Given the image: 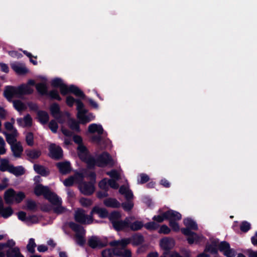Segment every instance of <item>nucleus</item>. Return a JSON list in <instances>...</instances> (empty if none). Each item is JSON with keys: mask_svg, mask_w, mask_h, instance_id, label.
Returning <instances> with one entry per match:
<instances>
[{"mask_svg": "<svg viewBox=\"0 0 257 257\" xmlns=\"http://www.w3.org/2000/svg\"><path fill=\"white\" fill-rule=\"evenodd\" d=\"M29 85L36 86L35 81L33 79H30L27 84H22L17 87L7 85L5 87L4 95L9 101H12L14 97H21L24 95H30L33 93L34 90Z\"/></svg>", "mask_w": 257, "mask_h": 257, "instance_id": "1", "label": "nucleus"}, {"mask_svg": "<svg viewBox=\"0 0 257 257\" xmlns=\"http://www.w3.org/2000/svg\"><path fill=\"white\" fill-rule=\"evenodd\" d=\"M184 224L185 228L181 229L182 233L187 236V240L189 244L193 243L198 244L201 240L200 236L196 232L192 230H197L198 225L196 222L190 218H187L184 219Z\"/></svg>", "mask_w": 257, "mask_h": 257, "instance_id": "2", "label": "nucleus"}, {"mask_svg": "<svg viewBox=\"0 0 257 257\" xmlns=\"http://www.w3.org/2000/svg\"><path fill=\"white\" fill-rule=\"evenodd\" d=\"M83 162L86 163L89 168H93L95 166L103 167L109 165L111 166L113 165L112 157L106 152H102L96 159H95L89 154L85 157V159L83 160Z\"/></svg>", "mask_w": 257, "mask_h": 257, "instance_id": "3", "label": "nucleus"}, {"mask_svg": "<svg viewBox=\"0 0 257 257\" xmlns=\"http://www.w3.org/2000/svg\"><path fill=\"white\" fill-rule=\"evenodd\" d=\"M164 217L166 220L169 221V225L173 231L178 232L180 227L177 221L182 218V215L178 212L172 209H169L165 212Z\"/></svg>", "mask_w": 257, "mask_h": 257, "instance_id": "4", "label": "nucleus"}, {"mask_svg": "<svg viewBox=\"0 0 257 257\" xmlns=\"http://www.w3.org/2000/svg\"><path fill=\"white\" fill-rule=\"evenodd\" d=\"M59 88L61 94L63 96L71 93L81 99H84L85 98L86 95L76 85L72 84L68 87L64 83Z\"/></svg>", "mask_w": 257, "mask_h": 257, "instance_id": "5", "label": "nucleus"}, {"mask_svg": "<svg viewBox=\"0 0 257 257\" xmlns=\"http://www.w3.org/2000/svg\"><path fill=\"white\" fill-rule=\"evenodd\" d=\"M69 227L74 232H75L76 241L80 246H83L85 243V239L83 236L85 234V230L83 227L74 222L69 223Z\"/></svg>", "mask_w": 257, "mask_h": 257, "instance_id": "6", "label": "nucleus"}, {"mask_svg": "<svg viewBox=\"0 0 257 257\" xmlns=\"http://www.w3.org/2000/svg\"><path fill=\"white\" fill-rule=\"evenodd\" d=\"M74 142L78 145L77 148L78 156L80 159L83 161L89 152L87 148L83 144L82 138L81 136L75 135L73 137Z\"/></svg>", "mask_w": 257, "mask_h": 257, "instance_id": "7", "label": "nucleus"}, {"mask_svg": "<svg viewBox=\"0 0 257 257\" xmlns=\"http://www.w3.org/2000/svg\"><path fill=\"white\" fill-rule=\"evenodd\" d=\"M74 219L77 222L83 224H90L93 222V217L91 214L86 215L83 209H78L75 212Z\"/></svg>", "mask_w": 257, "mask_h": 257, "instance_id": "8", "label": "nucleus"}, {"mask_svg": "<svg viewBox=\"0 0 257 257\" xmlns=\"http://www.w3.org/2000/svg\"><path fill=\"white\" fill-rule=\"evenodd\" d=\"M49 156L55 160H59L62 159L63 152L62 149L55 144H51L49 147Z\"/></svg>", "mask_w": 257, "mask_h": 257, "instance_id": "9", "label": "nucleus"}, {"mask_svg": "<svg viewBox=\"0 0 257 257\" xmlns=\"http://www.w3.org/2000/svg\"><path fill=\"white\" fill-rule=\"evenodd\" d=\"M79 189L82 194L87 196L92 195L95 191L93 183L85 181L79 185Z\"/></svg>", "mask_w": 257, "mask_h": 257, "instance_id": "10", "label": "nucleus"}, {"mask_svg": "<svg viewBox=\"0 0 257 257\" xmlns=\"http://www.w3.org/2000/svg\"><path fill=\"white\" fill-rule=\"evenodd\" d=\"M88 245L92 248H102L107 245V242H102L97 236H92L88 240Z\"/></svg>", "mask_w": 257, "mask_h": 257, "instance_id": "11", "label": "nucleus"}, {"mask_svg": "<svg viewBox=\"0 0 257 257\" xmlns=\"http://www.w3.org/2000/svg\"><path fill=\"white\" fill-rule=\"evenodd\" d=\"M112 226L116 231H123L128 228V218L126 217L124 220H119L112 222Z\"/></svg>", "mask_w": 257, "mask_h": 257, "instance_id": "12", "label": "nucleus"}, {"mask_svg": "<svg viewBox=\"0 0 257 257\" xmlns=\"http://www.w3.org/2000/svg\"><path fill=\"white\" fill-rule=\"evenodd\" d=\"M50 191L48 186H44L42 184H38L35 186L34 189V194L37 196L43 195L44 198Z\"/></svg>", "mask_w": 257, "mask_h": 257, "instance_id": "13", "label": "nucleus"}, {"mask_svg": "<svg viewBox=\"0 0 257 257\" xmlns=\"http://www.w3.org/2000/svg\"><path fill=\"white\" fill-rule=\"evenodd\" d=\"M59 172L62 175H66L71 171V164L69 162L65 161L58 162L56 165Z\"/></svg>", "mask_w": 257, "mask_h": 257, "instance_id": "14", "label": "nucleus"}, {"mask_svg": "<svg viewBox=\"0 0 257 257\" xmlns=\"http://www.w3.org/2000/svg\"><path fill=\"white\" fill-rule=\"evenodd\" d=\"M45 198L55 205H60L62 203L61 199L56 193L52 192L51 190L47 193Z\"/></svg>", "mask_w": 257, "mask_h": 257, "instance_id": "15", "label": "nucleus"}, {"mask_svg": "<svg viewBox=\"0 0 257 257\" xmlns=\"http://www.w3.org/2000/svg\"><path fill=\"white\" fill-rule=\"evenodd\" d=\"M130 239H131V243L134 246L140 245L145 241L144 236L139 233L133 234Z\"/></svg>", "mask_w": 257, "mask_h": 257, "instance_id": "16", "label": "nucleus"}, {"mask_svg": "<svg viewBox=\"0 0 257 257\" xmlns=\"http://www.w3.org/2000/svg\"><path fill=\"white\" fill-rule=\"evenodd\" d=\"M3 134L6 137L7 142L11 145V147L17 143L16 137L18 136V132L16 129L14 130L11 134L5 132Z\"/></svg>", "mask_w": 257, "mask_h": 257, "instance_id": "17", "label": "nucleus"}, {"mask_svg": "<svg viewBox=\"0 0 257 257\" xmlns=\"http://www.w3.org/2000/svg\"><path fill=\"white\" fill-rule=\"evenodd\" d=\"M93 213L97 214L101 218H105L108 216V212L105 208H100L97 206H94L90 212L91 215Z\"/></svg>", "mask_w": 257, "mask_h": 257, "instance_id": "18", "label": "nucleus"}, {"mask_svg": "<svg viewBox=\"0 0 257 257\" xmlns=\"http://www.w3.org/2000/svg\"><path fill=\"white\" fill-rule=\"evenodd\" d=\"M18 217L21 221H25L26 220L32 221L33 222H37L38 217L35 215H29L27 217L26 213L23 211H20L18 213Z\"/></svg>", "mask_w": 257, "mask_h": 257, "instance_id": "19", "label": "nucleus"}, {"mask_svg": "<svg viewBox=\"0 0 257 257\" xmlns=\"http://www.w3.org/2000/svg\"><path fill=\"white\" fill-rule=\"evenodd\" d=\"M51 115L56 119L60 118L61 112L59 105L57 103H53L50 107Z\"/></svg>", "mask_w": 257, "mask_h": 257, "instance_id": "20", "label": "nucleus"}, {"mask_svg": "<svg viewBox=\"0 0 257 257\" xmlns=\"http://www.w3.org/2000/svg\"><path fill=\"white\" fill-rule=\"evenodd\" d=\"M25 153L29 158L28 160L31 162H32L31 159H37L41 155V151L36 149H27L25 150Z\"/></svg>", "mask_w": 257, "mask_h": 257, "instance_id": "21", "label": "nucleus"}, {"mask_svg": "<svg viewBox=\"0 0 257 257\" xmlns=\"http://www.w3.org/2000/svg\"><path fill=\"white\" fill-rule=\"evenodd\" d=\"M12 152L13 155L16 158H20L22 152H23V148L20 142L16 143L11 147Z\"/></svg>", "mask_w": 257, "mask_h": 257, "instance_id": "22", "label": "nucleus"}, {"mask_svg": "<svg viewBox=\"0 0 257 257\" xmlns=\"http://www.w3.org/2000/svg\"><path fill=\"white\" fill-rule=\"evenodd\" d=\"M15 191L10 188L8 189L4 194V199L7 204H10L13 203L14 200Z\"/></svg>", "mask_w": 257, "mask_h": 257, "instance_id": "23", "label": "nucleus"}, {"mask_svg": "<svg viewBox=\"0 0 257 257\" xmlns=\"http://www.w3.org/2000/svg\"><path fill=\"white\" fill-rule=\"evenodd\" d=\"M33 168L34 171L42 176L47 177L50 174V171L42 165L34 164Z\"/></svg>", "mask_w": 257, "mask_h": 257, "instance_id": "24", "label": "nucleus"}, {"mask_svg": "<svg viewBox=\"0 0 257 257\" xmlns=\"http://www.w3.org/2000/svg\"><path fill=\"white\" fill-rule=\"evenodd\" d=\"M103 203L107 207L117 208L120 206V203L115 198H107L104 200Z\"/></svg>", "mask_w": 257, "mask_h": 257, "instance_id": "25", "label": "nucleus"}, {"mask_svg": "<svg viewBox=\"0 0 257 257\" xmlns=\"http://www.w3.org/2000/svg\"><path fill=\"white\" fill-rule=\"evenodd\" d=\"M9 172L14 174L17 177H19L25 174V170L22 166L15 167L12 165L10 167Z\"/></svg>", "mask_w": 257, "mask_h": 257, "instance_id": "26", "label": "nucleus"}, {"mask_svg": "<svg viewBox=\"0 0 257 257\" xmlns=\"http://www.w3.org/2000/svg\"><path fill=\"white\" fill-rule=\"evenodd\" d=\"M36 89L38 93L42 96H46L48 92V86L45 83L40 82L36 84Z\"/></svg>", "mask_w": 257, "mask_h": 257, "instance_id": "27", "label": "nucleus"}, {"mask_svg": "<svg viewBox=\"0 0 257 257\" xmlns=\"http://www.w3.org/2000/svg\"><path fill=\"white\" fill-rule=\"evenodd\" d=\"M37 116L39 121L43 124L48 123L49 120V116L48 113L44 110H39L37 112Z\"/></svg>", "mask_w": 257, "mask_h": 257, "instance_id": "28", "label": "nucleus"}, {"mask_svg": "<svg viewBox=\"0 0 257 257\" xmlns=\"http://www.w3.org/2000/svg\"><path fill=\"white\" fill-rule=\"evenodd\" d=\"M6 256L7 257H24L21 253L20 248L18 247L8 249L6 251Z\"/></svg>", "mask_w": 257, "mask_h": 257, "instance_id": "29", "label": "nucleus"}, {"mask_svg": "<svg viewBox=\"0 0 257 257\" xmlns=\"http://www.w3.org/2000/svg\"><path fill=\"white\" fill-rule=\"evenodd\" d=\"M204 252H209L213 254L218 253V249L217 248V244L215 241H212L211 244L206 245Z\"/></svg>", "mask_w": 257, "mask_h": 257, "instance_id": "30", "label": "nucleus"}, {"mask_svg": "<svg viewBox=\"0 0 257 257\" xmlns=\"http://www.w3.org/2000/svg\"><path fill=\"white\" fill-rule=\"evenodd\" d=\"M14 211L11 207L9 206L6 208H4V207H2L0 208V215L4 218H7L11 216Z\"/></svg>", "mask_w": 257, "mask_h": 257, "instance_id": "31", "label": "nucleus"}, {"mask_svg": "<svg viewBox=\"0 0 257 257\" xmlns=\"http://www.w3.org/2000/svg\"><path fill=\"white\" fill-rule=\"evenodd\" d=\"M11 67L14 71L19 75H24L28 72V70L25 67H23L18 64H12Z\"/></svg>", "mask_w": 257, "mask_h": 257, "instance_id": "32", "label": "nucleus"}, {"mask_svg": "<svg viewBox=\"0 0 257 257\" xmlns=\"http://www.w3.org/2000/svg\"><path fill=\"white\" fill-rule=\"evenodd\" d=\"M172 240H173L172 239L167 237L162 238L160 241V245L161 247L165 250L169 251L171 249L170 242Z\"/></svg>", "mask_w": 257, "mask_h": 257, "instance_id": "33", "label": "nucleus"}, {"mask_svg": "<svg viewBox=\"0 0 257 257\" xmlns=\"http://www.w3.org/2000/svg\"><path fill=\"white\" fill-rule=\"evenodd\" d=\"M144 226V224L142 221H135L132 223L128 219V228L133 231H138Z\"/></svg>", "mask_w": 257, "mask_h": 257, "instance_id": "34", "label": "nucleus"}, {"mask_svg": "<svg viewBox=\"0 0 257 257\" xmlns=\"http://www.w3.org/2000/svg\"><path fill=\"white\" fill-rule=\"evenodd\" d=\"M26 206L23 208L29 211H36L38 209L37 205L36 202L31 199H28L26 201Z\"/></svg>", "mask_w": 257, "mask_h": 257, "instance_id": "35", "label": "nucleus"}, {"mask_svg": "<svg viewBox=\"0 0 257 257\" xmlns=\"http://www.w3.org/2000/svg\"><path fill=\"white\" fill-rule=\"evenodd\" d=\"M52 100H57L58 101H61L62 98L59 95V92L56 89H53L52 90L48 91L47 95Z\"/></svg>", "mask_w": 257, "mask_h": 257, "instance_id": "36", "label": "nucleus"}, {"mask_svg": "<svg viewBox=\"0 0 257 257\" xmlns=\"http://www.w3.org/2000/svg\"><path fill=\"white\" fill-rule=\"evenodd\" d=\"M0 161V171L2 172H9V169L12 165L9 164V160L7 159H1Z\"/></svg>", "mask_w": 257, "mask_h": 257, "instance_id": "37", "label": "nucleus"}, {"mask_svg": "<svg viewBox=\"0 0 257 257\" xmlns=\"http://www.w3.org/2000/svg\"><path fill=\"white\" fill-rule=\"evenodd\" d=\"M77 114H84L87 112V110L84 108V105L80 99H77L76 101Z\"/></svg>", "mask_w": 257, "mask_h": 257, "instance_id": "38", "label": "nucleus"}, {"mask_svg": "<svg viewBox=\"0 0 257 257\" xmlns=\"http://www.w3.org/2000/svg\"><path fill=\"white\" fill-rule=\"evenodd\" d=\"M110 222L112 224V222H116L121 218L120 213L117 211H113L107 217Z\"/></svg>", "mask_w": 257, "mask_h": 257, "instance_id": "39", "label": "nucleus"}, {"mask_svg": "<svg viewBox=\"0 0 257 257\" xmlns=\"http://www.w3.org/2000/svg\"><path fill=\"white\" fill-rule=\"evenodd\" d=\"M36 246V244L35 242V239L33 238L29 239L28 244L27 245V249L28 251L31 253H34L35 252V248Z\"/></svg>", "mask_w": 257, "mask_h": 257, "instance_id": "40", "label": "nucleus"}, {"mask_svg": "<svg viewBox=\"0 0 257 257\" xmlns=\"http://www.w3.org/2000/svg\"><path fill=\"white\" fill-rule=\"evenodd\" d=\"M15 244V242L13 239H9L6 243H0V251L6 247L14 248Z\"/></svg>", "mask_w": 257, "mask_h": 257, "instance_id": "41", "label": "nucleus"}, {"mask_svg": "<svg viewBox=\"0 0 257 257\" xmlns=\"http://www.w3.org/2000/svg\"><path fill=\"white\" fill-rule=\"evenodd\" d=\"M14 108L18 111H22L25 109L24 104L19 100L13 101Z\"/></svg>", "mask_w": 257, "mask_h": 257, "instance_id": "42", "label": "nucleus"}, {"mask_svg": "<svg viewBox=\"0 0 257 257\" xmlns=\"http://www.w3.org/2000/svg\"><path fill=\"white\" fill-rule=\"evenodd\" d=\"M69 126L72 130L76 132H80V128L79 123L75 119H71L69 123Z\"/></svg>", "mask_w": 257, "mask_h": 257, "instance_id": "43", "label": "nucleus"}, {"mask_svg": "<svg viewBox=\"0 0 257 257\" xmlns=\"http://www.w3.org/2000/svg\"><path fill=\"white\" fill-rule=\"evenodd\" d=\"M144 226L148 230H155L158 228L159 225L155 221H151L145 224Z\"/></svg>", "mask_w": 257, "mask_h": 257, "instance_id": "44", "label": "nucleus"}, {"mask_svg": "<svg viewBox=\"0 0 257 257\" xmlns=\"http://www.w3.org/2000/svg\"><path fill=\"white\" fill-rule=\"evenodd\" d=\"M26 197L25 194L22 191L16 193L15 191L14 200L17 203H21Z\"/></svg>", "mask_w": 257, "mask_h": 257, "instance_id": "45", "label": "nucleus"}, {"mask_svg": "<svg viewBox=\"0 0 257 257\" xmlns=\"http://www.w3.org/2000/svg\"><path fill=\"white\" fill-rule=\"evenodd\" d=\"M230 247L229 243L226 241H221L218 245V249L220 251L223 252L224 253V251L227 250Z\"/></svg>", "mask_w": 257, "mask_h": 257, "instance_id": "46", "label": "nucleus"}, {"mask_svg": "<svg viewBox=\"0 0 257 257\" xmlns=\"http://www.w3.org/2000/svg\"><path fill=\"white\" fill-rule=\"evenodd\" d=\"M251 228L250 224L246 221H243L241 222L240 225V229L243 232H247Z\"/></svg>", "mask_w": 257, "mask_h": 257, "instance_id": "47", "label": "nucleus"}, {"mask_svg": "<svg viewBox=\"0 0 257 257\" xmlns=\"http://www.w3.org/2000/svg\"><path fill=\"white\" fill-rule=\"evenodd\" d=\"M182 252L184 255V256L181 255L179 252L177 251H174L171 254V257H191V254L190 250L184 249V250Z\"/></svg>", "mask_w": 257, "mask_h": 257, "instance_id": "48", "label": "nucleus"}, {"mask_svg": "<svg viewBox=\"0 0 257 257\" xmlns=\"http://www.w3.org/2000/svg\"><path fill=\"white\" fill-rule=\"evenodd\" d=\"M64 84L60 78H55L51 81V86L54 88H60Z\"/></svg>", "mask_w": 257, "mask_h": 257, "instance_id": "49", "label": "nucleus"}, {"mask_svg": "<svg viewBox=\"0 0 257 257\" xmlns=\"http://www.w3.org/2000/svg\"><path fill=\"white\" fill-rule=\"evenodd\" d=\"M26 142L27 144L30 147L34 145V135L32 132H29L26 136Z\"/></svg>", "mask_w": 257, "mask_h": 257, "instance_id": "50", "label": "nucleus"}, {"mask_svg": "<svg viewBox=\"0 0 257 257\" xmlns=\"http://www.w3.org/2000/svg\"><path fill=\"white\" fill-rule=\"evenodd\" d=\"M75 180V177L71 176L64 181L63 184L66 187H70L73 185Z\"/></svg>", "mask_w": 257, "mask_h": 257, "instance_id": "51", "label": "nucleus"}, {"mask_svg": "<svg viewBox=\"0 0 257 257\" xmlns=\"http://www.w3.org/2000/svg\"><path fill=\"white\" fill-rule=\"evenodd\" d=\"M140 178L138 179V182L139 184H143L150 180L149 176L145 173H141L140 175Z\"/></svg>", "mask_w": 257, "mask_h": 257, "instance_id": "52", "label": "nucleus"}, {"mask_svg": "<svg viewBox=\"0 0 257 257\" xmlns=\"http://www.w3.org/2000/svg\"><path fill=\"white\" fill-rule=\"evenodd\" d=\"M98 187L104 191H108V181L106 178L102 179L98 183Z\"/></svg>", "mask_w": 257, "mask_h": 257, "instance_id": "53", "label": "nucleus"}, {"mask_svg": "<svg viewBox=\"0 0 257 257\" xmlns=\"http://www.w3.org/2000/svg\"><path fill=\"white\" fill-rule=\"evenodd\" d=\"M120 206H121L124 211H130L133 209L134 204L131 202H125L122 203Z\"/></svg>", "mask_w": 257, "mask_h": 257, "instance_id": "54", "label": "nucleus"}, {"mask_svg": "<svg viewBox=\"0 0 257 257\" xmlns=\"http://www.w3.org/2000/svg\"><path fill=\"white\" fill-rule=\"evenodd\" d=\"M165 212L160 213V214L158 215H155L153 217V220L158 223H161L163 222L164 220H166V218L164 217Z\"/></svg>", "mask_w": 257, "mask_h": 257, "instance_id": "55", "label": "nucleus"}, {"mask_svg": "<svg viewBox=\"0 0 257 257\" xmlns=\"http://www.w3.org/2000/svg\"><path fill=\"white\" fill-rule=\"evenodd\" d=\"M171 232V229L165 224H163L161 226L160 229L158 231V232L160 234H168Z\"/></svg>", "mask_w": 257, "mask_h": 257, "instance_id": "56", "label": "nucleus"}, {"mask_svg": "<svg viewBox=\"0 0 257 257\" xmlns=\"http://www.w3.org/2000/svg\"><path fill=\"white\" fill-rule=\"evenodd\" d=\"M80 203L84 207H88L92 204V202L90 199L83 197L80 199Z\"/></svg>", "mask_w": 257, "mask_h": 257, "instance_id": "57", "label": "nucleus"}, {"mask_svg": "<svg viewBox=\"0 0 257 257\" xmlns=\"http://www.w3.org/2000/svg\"><path fill=\"white\" fill-rule=\"evenodd\" d=\"M49 127L53 133H56L57 132L58 125L55 120H51L49 122Z\"/></svg>", "mask_w": 257, "mask_h": 257, "instance_id": "58", "label": "nucleus"}, {"mask_svg": "<svg viewBox=\"0 0 257 257\" xmlns=\"http://www.w3.org/2000/svg\"><path fill=\"white\" fill-rule=\"evenodd\" d=\"M77 117L81 120V122L82 124H85L91 121V119L85 114H77Z\"/></svg>", "mask_w": 257, "mask_h": 257, "instance_id": "59", "label": "nucleus"}, {"mask_svg": "<svg viewBox=\"0 0 257 257\" xmlns=\"http://www.w3.org/2000/svg\"><path fill=\"white\" fill-rule=\"evenodd\" d=\"M77 99L71 95L68 96L66 98V103L69 107H71L76 102Z\"/></svg>", "mask_w": 257, "mask_h": 257, "instance_id": "60", "label": "nucleus"}, {"mask_svg": "<svg viewBox=\"0 0 257 257\" xmlns=\"http://www.w3.org/2000/svg\"><path fill=\"white\" fill-rule=\"evenodd\" d=\"M130 243L131 239H130V238H124L119 240V246L124 248Z\"/></svg>", "mask_w": 257, "mask_h": 257, "instance_id": "61", "label": "nucleus"}, {"mask_svg": "<svg viewBox=\"0 0 257 257\" xmlns=\"http://www.w3.org/2000/svg\"><path fill=\"white\" fill-rule=\"evenodd\" d=\"M23 121L27 126H31L32 124V118L29 114L24 116Z\"/></svg>", "mask_w": 257, "mask_h": 257, "instance_id": "62", "label": "nucleus"}, {"mask_svg": "<svg viewBox=\"0 0 257 257\" xmlns=\"http://www.w3.org/2000/svg\"><path fill=\"white\" fill-rule=\"evenodd\" d=\"M223 254L226 257H235L236 252L233 248L230 247L227 250L224 251V253H223Z\"/></svg>", "mask_w": 257, "mask_h": 257, "instance_id": "63", "label": "nucleus"}, {"mask_svg": "<svg viewBox=\"0 0 257 257\" xmlns=\"http://www.w3.org/2000/svg\"><path fill=\"white\" fill-rule=\"evenodd\" d=\"M108 185L111 188L114 189H117L119 187V185L116 182V181L112 179L108 180Z\"/></svg>", "mask_w": 257, "mask_h": 257, "instance_id": "64", "label": "nucleus"}]
</instances>
